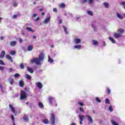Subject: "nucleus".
Segmentation results:
<instances>
[{
	"mask_svg": "<svg viewBox=\"0 0 125 125\" xmlns=\"http://www.w3.org/2000/svg\"><path fill=\"white\" fill-rule=\"evenodd\" d=\"M0 65H5V63H4V62H3V61L0 60Z\"/></svg>",
	"mask_w": 125,
	"mask_h": 125,
	"instance_id": "41",
	"label": "nucleus"
},
{
	"mask_svg": "<svg viewBox=\"0 0 125 125\" xmlns=\"http://www.w3.org/2000/svg\"><path fill=\"white\" fill-rule=\"evenodd\" d=\"M36 38H37V37L36 36L34 35L33 36V39H36Z\"/></svg>",
	"mask_w": 125,
	"mask_h": 125,
	"instance_id": "61",
	"label": "nucleus"
},
{
	"mask_svg": "<svg viewBox=\"0 0 125 125\" xmlns=\"http://www.w3.org/2000/svg\"><path fill=\"white\" fill-rule=\"evenodd\" d=\"M118 33H119V34H120V35H123V34L124 33H125V30H124L122 28H120L117 31Z\"/></svg>",
	"mask_w": 125,
	"mask_h": 125,
	"instance_id": "10",
	"label": "nucleus"
},
{
	"mask_svg": "<svg viewBox=\"0 0 125 125\" xmlns=\"http://www.w3.org/2000/svg\"><path fill=\"white\" fill-rule=\"evenodd\" d=\"M0 71H3V70H4V67L0 66Z\"/></svg>",
	"mask_w": 125,
	"mask_h": 125,
	"instance_id": "48",
	"label": "nucleus"
},
{
	"mask_svg": "<svg viewBox=\"0 0 125 125\" xmlns=\"http://www.w3.org/2000/svg\"><path fill=\"white\" fill-rule=\"evenodd\" d=\"M87 118V120L88 121V124H92L93 123V120H92V117L89 115L86 116Z\"/></svg>",
	"mask_w": 125,
	"mask_h": 125,
	"instance_id": "6",
	"label": "nucleus"
},
{
	"mask_svg": "<svg viewBox=\"0 0 125 125\" xmlns=\"http://www.w3.org/2000/svg\"><path fill=\"white\" fill-rule=\"evenodd\" d=\"M14 77L15 78H18V77H20V74H19V73H16L14 75Z\"/></svg>",
	"mask_w": 125,
	"mask_h": 125,
	"instance_id": "44",
	"label": "nucleus"
},
{
	"mask_svg": "<svg viewBox=\"0 0 125 125\" xmlns=\"http://www.w3.org/2000/svg\"><path fill=\"white\" fill-rule=\"evenodd\" d=\"M79 111H80L81 113H84V109H83V107H79Z\"/></svg>",
	"mask_w": 125,
	"mask_h": 125,
	"instance_id": "27",
	"label": "nucleus"
},
{
	"mask_svg": "<svg viewBox=\"0 0 125 125\" xmlns=\"http://www.w3.org/2000/svg\"><path fill=\"white\" fill-rule=\"evenodd\" d=\"M111 123H112V125H119V124L118 123H117L116 122V121H115L114 120H112Z\"/></svg>",
	"mask_w": 125,
	"mask_h": 125,
	"instance_id": "36",
	"label": "nucleus"
},
{
	"mask_svg": "<svg viewBox=\"0 0 125 125\" xmlns=\"http://www.w3.org/2000/svg\"><path fill=\"white\" fill-rule=\"evenodd\" d=\"M48 62H50V63H53V60L51 59V57L49 56L48 57Z\"/></svg>",
	"mask_w": 125,
	"mask_h": 125,
	"instance_id": "25",
	"label": "nucleus"
},
{
	"mask_svg": "<svg viewBox=\"0 0 125 125\" xmlns=\"http://www.w3.org/2000/svg\"><path fill=\"white\" fill-rule=\"evenodd\" d=\"M33 46L32 45H29L27 47V50L28 51H31V50H33Z\"/></svg>",
	"mask_w": 125,
	"mask_h": 125,
	"instance_id": "21",
	"label": "nucleus"
},
{
	"mask_svg": "<svg viewBox=\"0 0 125 125\" xmlns=\"http://www.w3.org/2000/svg\"><path fill=\"white\" fill-rule=\"evenodd\" d=\"M74 48L81 49L82 48V45H76L74 46Z\"/></svg>",
	"mask_w": 125,
	"mask_h": 125,
	"instance_id": "19",
	"label": "nucleus"
},
{
	"mask_svg": "<svg viewBox=\"0 0 125 125\" xmlns=\"http://www.w3.org/2000/svg\"><path fill=\"white\" fill-rule=\"evenodd\" d=\"M49 20H50V16H48V18L45 19L44 23L45 24H47V23H48V22L49 21Z\"/></svg>",
	"mask_w": 125,
	"mask_h": 125,
	"instance_id": "14",
	"label": "nucleus"
},
{
	"mask_svg": "<svg viewBox=\"0 0 125 125\" xmlns=\"http://www.w3.org/2000/svg\"><path fill=\"white\" fill-rule=\"evenodd\" d=\"M71 125H76V124H75V123H72V124H71Z\"/></svg>",
	"mask_w": 125,
	"mask_h": 125,
	"instance_id": "64",
	"label": "nucleus"
},
{
	"mask_svg": "<svg viewBox=\"0 0 125 125\" xmlns=\"http://www.w3.org/2000/svg\"><path fill=\"white\" fill-rule=\"evenodd\" d=\"M37 17V14H33V16H32V17Z\"/></svg>",
	"mask_w": 125,
	"mask_h": 125,
	"instance_id": "58",
	"label": "nucleus"
},
{
	"mask_svg": "<svg viewBox=\"0 0 125 125\" xmlns=\"http://www.w3.org/2000/svg\"><path fill=\"white\" fill-rule=\"evenodd\" d=\"M109 110L110 112H113V107L112 106V105H110L109 107Z\"/></svg>",
	"mask_w": 125,
	"mask_h": 125,
	"instance_id": "42",
	"label": "nucleus"
},
{
	"mask_svg": "<svg viewBox=\"0 0 125 125\" xmlns=\"http://www.w3.org/2000/svg\"><path fill=\"white\" fill-rule=\"evenodd\" d=\"M8 81L10 83V84H13V83H14V80H13V79H11V78H9L8 79Z\"/></svg>",
	"mask_w": 125,
	"mask_h": 125,
	"instance_id": "24",
	"label": "nucleus"
},
{
	"mask_svg": "<svg viewBox=\"0 0 125 125\" xmlns=\"http://www.w3.org/2000/svg\"><path fill=\"white\" fill-rule=\"evenodd\" d=\"M0 87L2 90H3V86H2L1 83L0 84Z\"/></svg>",
	"mask_w": 125,
	"mask_h": 125,
	"instance_id": "51",
	"label": "nucleus"
},
{
	"mask_svg": "<svg viewBox=\"0 0 125 125\" xmlns=\"http://www.w3.org/2000/svg\"><path fill=\"white\" fill-rule=\"evenodd\" d=\"M48 102L50 105H52V102H54L55 103V106H57V104H56V101L54 100V98L52 97H49L48 98Z\"/></svg>",
	"mask_w": 125,
	"mask_h": 125,
	"instance_id": "4",
	"label": "nucleus"
},
{
	"mask_svg": "<svg viewBox=\"0 0 125 125\" xmlns=\"http://www.w3.org/2000/svg\"><path fill=\"white\" fill-rule=\"evenodd\" d=\"M23 120H24L25 122H29V118H28V116H27V115H25L23 117Z\"/></svg>",
	"mask_w": 125,
	"mask_h": 125,
	"instance_id": "17",
	"label": "nucleus"
},
{
	"mask_svg": "<svg viewBox=\"0 0 125 125\" xmlns=\"http://www.w3.org/2000/svg\"><path fill=\"white\" fill-rule=\"evenodd\" d=\"M92 28H93L94 31H95V26H94V25L93 24H92Z\"/></svg>",
	"mask_w": 125,
	"mask_h": 125,
	"instance_id": "57",
	"label": "nucleus"
},
{
	"mask_svg": "<svg viewBox=\"0 0 125 125\" xmlns=\"http://www.w3.org/2000/svg\"><path fill=\"white\" fill-rule=\"evenodd\" d=\"M93 2V0H88V3L89 4H92Z\"/></svg>",
	"mask_w": 125,
	"mask_h": 125,
	"instance_id": "46",
	"label": "nucleus"
},
{
	"mask_svg": "<svg viewBox=\"0 0 125 125\" xmlns=\"http://www.w3.org/2000/svg\"><path fill=\"white\" fill-rule=\"evenodd\" d=\"M96 101H97V102H98V103H100L101 102V100H100V99H99V98L96 97Z\"/></svg>",
	"mask_w": 125,
	"mask_h": 125,
	"instance_id": "39",
	"label": "nucleus"
},
{
	"mask_svg": "<svg viewBox=\"0 0 125 125\" xmlns=\"http://www.w3.org/2000/svg\"><path fill=\"white\" fill-rule=\"evenodd\" d=\"M105 104H110V100H109L108 99H106L105 100Z\"/></svg>",
	"mask_w": 125,
	"mask_h": 125,
	"instance_id": "38",
	"label": "nucleus"
},
{
	"mask_svg": "<svg viewBox=\"0 0 125 125\" xmlns=\"http://www.w3.org/2000/svg\"><path fill=\"white\" fill-rule=\"evenodd\" d=\"M27 93L24 90H22L21 92V97L20 99L21 100H25L26 98H27Z\"/></svg>",
	"mask_w": 125,
	"mask_h": 125,
	"instance_id": "2",
	"label": "nucleus"
},
{
	"mask_svg": "<svg viewBox=\"0 0 125 125\" xmlns=\"http://www.w3.org/2000/svg\"><path fill=\"white\" fill-rule=\"evenodd\" d=\"M1 20H2V18H1V17H0V23H1Z\"/></svg>",
	"mask_w": 125,
	"mask_h": 125,
	"instance_id": "60",
	"label": "nucleus"
},
{
	"mask_svg": "<svg viewBox=\"0 0 125 125\" xmlns=\"http://www.w3.org/2000/svg\"><path fill=\"white\" fill-rule=\"evenodd\" d=\"M92 42H93L94 45H96L98 44V42H97L95 40H93Z\"/></svg>",
	"mask_w": 125,
	"mask_h": 125,
	"instance_id": "37",
	"label": "nucleus"
},
{
	"mask_svg": "<svg viewBox=\"0 0 125 125\" xmlns=\"http://www.w3.org/2000/svg\"><path fill=\"white\" fill-rule=\"evenodd\" d=\"M9 72L10 73H11V72H12V68H10L9 69Z\"/></svg>",
	"mask_w": 125,
	"mask_h": 125,
	"instance_id": "56",
	"label": "nucleus"
},
{
	"mask_svg": "<svg viewBox=\"0 0 125 125\" xmlns=\"http://www.w3.org/2000/svg\"><path fill=\"white\" fill-rule=\"evenodd\" d=\"M9 107L10 109H11L12 113H15V108L13 107L12 104H10L9 105Z\"/></svg>",
	"mask_w": 125,
	"mask_h": 125,
	"instance_id": "9",
	"label": "nucleus"
},
{
	"mask_svg": "<svg viewBox=\"0 0 125 125\" xmlns=\"http://www.w3.org/2000/svg\"><path fill=\"white\" fill-rule=\"evenodd\" d=\"M6 59H8V60H9V61H11V62H13V60H12V58L11 56H10L9 55H7L6 56Z\"/></svg>",
	"mask_w": 125,
	"mask_h": 125,
	"instance_id": "12",
	"label": "nucleus"
},
{
	"mask_svg": "<svg viewBox=\"0 0 125 125\" xmlns=\"http://www.w3.org/2000/svg\"><path fill=\"white\" fill-rule=\"evenodd\" d=\"M11 46H15L17 44V42L16 41H12L10 42Z\"/></svg>",
	"mask_w": 125,
	"mask_h": 125,
	"instance_id": "11",
	"label": "nucleus"
},
{
	"mask_svg": "<svg viewBox=\"0 0 125 125\" xmlns=\"http://www.w3.org/2000/svg\"><path fill=\"white\" fill-rule=\"evenodd\" d=\"M20 68L21 69H24V63H21Z\"/></svg>",
	"mask_w": 125,
	"mask_h": 125,
	"instance_id": "43",
	"label": "nucleus"
},
{
	"mask_svg": "<svg viewBox=\"0 0 125 125\" xmlns=\"http://www.w3.org/2000/svg\"><path fill=\"white\" fill-rule=\"evenodd\" d=\"M107 92L108 93V94H110L111 93V90L109 88H107Z\"/></svg>",
	"mask_w": 125,
	"mask_h": 125,
	"instance_id": "45",
	"label": "nucleus"
},
{
	"mask_svg": "<svg viewBox=\"0 0 125 125\" xmlns=\"http://www.w3.org/2000/svg\"><path fill=\"white\" fill-rule=\"evenodd\" d=\"M55 115L53 113L51 114V117L50 118V122L52 125H55Z\"/></svg>",
	"mask_w": 125,
	"mask_h": 125,
	"instance_id": "3",
	"label": "nucleus"
},
{
	"mask_svg": "<svg viewBox=\"0 0 125 125\" xmlns=\"http://www.w3.org/2000/svg\"><path fill=\"white\" fill-rule=\"evenodd\" d=\"M53 12H57V9L56 8H54L53 9Z\"/></svg>",
	"mask_w": 125,
	"mask_h": 125,
	"instance_id": "50",
	"label": "nucleus"
},
{
	"mask_svg": "<svg viewBox=\"0 0 125 125\" xmlns=\"http://www.w3.org/2000/svg\"><path fill=\"white\" fill-rule=\"evenodd\" d=\"M59 23L60 24H61L62 23V19H60L59 20Z\"/></svg>",
	"mask_w": 125,
	"mask_h": 125,
	"instance_id": "52",
	"label": "nucleus"
},
{
	"mask_svg": "<svg viewBox=\"0 0 125 125\" xmlns=\"http://www.w3.org/2000/svg\"><path fill=\"white\" fill-rule=\"evenodd\" d=\"M5 56V51H2L1 54L0 55V58L2 59Z\"/></svg>",
	"mask_w": 125,
	"mask_h": 125,
	"instance_id": "15",
	"label": "nucleus"
},
{
	"mask_svg": "<svg viewBox=\"0 0 125 125\" xmlns=\"http://www.w3.org/2000/svg\"><path fill=\"white\" fill-rule=\"evenodd\" d=\"M44 58L43 56V53H41L39 58H34V59L31 60V63L32 64H36V65H40L41 64V62L42 61Z\"/></svg>",
	"mask_w": 125,
	"mask_h": 125,
	"instance_id": "1",
	"label": "nucleus"
},
{
	"mask_svg": "<svg viewBox=\"0 0 125 125\" xmlns=\"http://www.w3.org/2000/svg\"><path fill=\"white\" fill-rule=\"evenodd\" d=\"M19 84L21 87H24V82L22 80L20 81L19 82Z\"/></svg>",
	"mask_w": 125,
	"mask_h": 125,
	"instance_id": "20",
	"label": "nucleus"
},
{
	"mask_svg": "<svg viewBox=\"0 0 125 125\" xmlns=\"http://www.w3.org/2000/svg\"><path fill=\"white\" fill-rule=\"evenodd\" d=\"M14 5L15 6H17L18 4H17V3H15L14 4Z\"/></svg>",
	"mask_w": 125,
	"mask_h": 125,
	"instance_id": "62",
	"label": "nucleus"
},
{
	"mask_svg": "<svg viewBox=\"0 0 125 125\" xmlns=\"http://www.w3.org/2000/svg\"><path fill=\"white\" fill-rule=\"evenodd\" d=\"M63 29H64V31L65 32V34H66V35H68V32H67V26H64Z\"/></svg>",
	"mask_w": 125,
	"mask_h": 125,
	"instance_id": "33",
	"label": "nucleus"
},
{
	"mask_svg": "<svg viewBox=\"0 0 125 125\" xmlns=\"http://www.w3.org/2000/svg\"><path fill=\"white\" fill-rule=\"evenodd\" d=\"M20 42L22 43L23 42V40L22 39L20 38L19 39Z\"/></svg>",
	"mask_w": 125,
	"mask_h": 125,
	"instance_id": "55",
	"label": "nucleus"
},
{
	"mask_svg": "<svg viewBox=\"0 0 125 125\" xmlns=\"http://www.w3.org/2000/svg\"><path fill=\"white\" fill-rule=\"evenodd\" d=\"M25 76L27 80H31V79H32V77L28 74H26Z\"/></svg>",
	"mask_w": 125,
	"mask_h": 125,
	"instance_id": "23",
	"label": "nucleus"
},
{
	"mask_svg": "<svg viewBox=\"0 0 125 125\" xmlns=\"http://www.w3.org/2000/svg\"><path fill=\"white\" fill-rule=\"evenodd\" d=\"M36 85L39 88L42 89V83L41 82L36 83Z\"/></svg>",
	"mask_w": 125,
	"mask_h": 125,
	"instance_id": "7",
	"label": "nucleus"
},
{
	"mask_svg": "<svg viewBox=\"0 0 125 125\" xmlns=\"http://www.w3.org/2000/svg\"><path fill=\"white\" fill-rule=\"evenodd\" d=\"M81 40L80 39H75L74 40V42H75L76 44H78L79 43H81Z\"/></svg>",
	"mask_w": 125,
	"mask_h": 125,
	"instance_id": "16",
	"label": "nucleus"
},
{
	"mask_svg": "<svg viewBox=\"0 0 125 125\" xmlns=\"http://www.w3.org/2000/svg\"><path fill=\"white\" fill-rule=\"evenodd\" d=\"M42 123L45 124V125H48V124H49V121H48V119H46L42 120Z\"/></svg>",
	"mask_w": 125,
	"mask_h": 125,
	"instance_id": "18",
	"label": "nucleus"
},
{
	"mask_svg": "<svg viewBox=\"0 0 125 125\" xmlns=\"http://www.w3.org/2000/svg\"><path fill=\"white\" fill-rule=\"evenodd\" d=\"M60 7H61L62 8H65V4L63 3H62L60 5Z\"/></svg>",
	"mask_w": 125,
	"mask_h": 125,
	"instance_id": "35",
	"label": "nucleus"
},
{
	"mask_svg": "<svg viewBox=\"0 0 125 125\" xmlns=\"http://www.w3.org/2000/svg\"><path fill=\"white\" fill-rule=\"evenodd\" d=\"M113 36L115 39H118V38H121V37H122V35H121V34L117 33H115Z\"/></svg>",
	"mask_w": 125,
	"mask_h": 125,
	"instance_id": "8",
	"label": "nucleus"
},
{
	"mask_svg": "<svg viewBox=\"0 0 125 125\" xmlns=\"http://www.w3.org/2000/svg\"><path fill=\"white\" fill-rule=\"evenodd\" d=\"M43 10V8H40L39 9V11H42Z\"/></svg>",
	"mask_w": 125,
	"mask_h": 125,
	"instance_id": "59",
	"label": "nucleus"
},
{
	"mask_svg": "<svg viewBox=\"0 0 125 125\" xmlns=\"http://www.w3.org/2000/svg\"><path fill=\"white\" fill-rule=\"evenodd\" d=\"M10 54H11V55H15V54H16V51H10Z\"/></svg>",
	"mask_w": 125,
	"mask_h": 125,
	"instance_id": "32",
	"label": "nucleus"
},
{
	"mask_svg": "<svg viewBox=\"0 0 125 125\" xmlns=\"http://www.w3.org/2000/svg\"><path fill=\"white\" fill-rule=\"evenodd\" d=\"M85 2H87V0H83V3H85Z\"/></svg>",
	"mask_w": 125,
	"mask_h": 125,
	"instance_id": "53",
	"label": "nucleus"
},
{
	"mask_svg": "<svg viewBox=\"0 0 125 125\" xmlns=\"http://www.w3.org/2000/svg\"><path fill=\"white\" fill-rule=\"evenodd\" d=\"M27 71L29 72V73H31V74H33L34 73V69L32 68H30V67L27 66Z\"/></svg>",
	"mask_w": 125,
	"mask_h": 125,
	"instance_id": "13",
	"label": "nucleus"
},
{
	"mask_svg": "<svg viewBox=\"0 0 125 125\" xmlns=\"http://www.w3.org/2000/svg\"><path fill=\"white\" fill-rule=\"evenodd\" d=\"M87 13L89 15H90V16H93V13L91 11H88Z\"/></svg>",
	"mask_w": 125,
	"mask_h": 125,
	"instance_id": "34",
	"label": "nucleus"
},
{
	"mask_svg": "<svg viewBox=\"0 0 125 125\" xmlns=\"http://www.w3.org/2000/svg\"><path fill=\"white\" fill-rule=\"evenodd\" d=\"M38 106L40 107V108H41L42 109V108H43L44 107L43 104H42V102H39L38 103Z\"/></svg>",
	"mask_w": 125,
	"mask_h": 125,
	"instance_id": "22",
	"label": "nucleus"
},
{
	"mask_svg": "<svg viewBox=\"0 0 125 125\" xmlns=\"http://www.w3.org/2000/svg\"><path fill=\"white\" fill-rule=\"evenodd\" d=\"M120 5H122L123 6H124V8L125 10V1H122L120 3Z\"/></svg>",
	"mask_w": 125,
	"mask_h": 125,
	"instance_id": "30",
	"label": "nucleus"
},
{
	"mask_svg": "<svg viewBox=\"0 0 125 125\" xmlns=\"http://www.w3.org/2000/svg\"><path fill=\"white\" fill-rule=\"evenodd\" d=\"M77 104H78V105H79L80 106H82L84 105V104H83V103L78 102Z\"/></svg>",
	"mask_w": 125,
	"mask_h": 125,
	"instance_id": "40",
	"label": "nucleus"
},
{
	"mask_svg": "<svg viewBox=\"0 0 125 125\" xmlns=\"http://www.w3.org/2000/svg\"><path fill=\"white\" fill-rule=\"evenodd\" d=\"M11 119H12L13 122H14V115L11 116Z\"/></svg>",
	"mask_w": 125,
	"mask_h": 125,
	"instance_id": "54",
	"label": "nucleus"
},
{
	"mask_svg": "<svg viewBox=\"0 0 125 125\" xmlns=\"http://www.w3.org/2000/svg\"><path fill=\"white\" fill-rule=\"evenodd\" d=\"M109 40L111 41V42H112V43H115V40L114 39H113V38H112L111 37H109Z\"/></svg>",
	"mask_w": 125,
	"mask_h": 125,
	"instance_id": "31",
	"label": "nucleus"
},
{
	"mask_svg": "<svg viewBox=\"0 0 125 125\" xmlns=\"http://www.w3.org/2000/svg\"><path fill=\"white\" fill-rule=\"evenodd\" d=\"M39 20H40V17H38L36 20H34L35 22H38V21H39Z\"/></svg>",
	"mask_w": 125,
	"mask_h": 125,
	"instance_id": "49",
	"label": "nucleus"
},
{
	"mask_svg": "<svg viewBox=\"0 0 125 125\" xmlns=\"http://www.w3.org/2000/svg\"><path fill=\"white\" fill-rule=\"evenodd\" d=\"M18 16L17 15H14L13 17H12V19H16V18H17Z\"/></svg>",
	"mask_w": 125,
	"mask_h": 125,
	"instance_id": "47",
	"label": "nucleus"
},
{
	"mask_svg": "<svg viewBox=\"0 0 125 125\" xmlns=\"http://www.w3.org/2000/svg\"><path fill=\"white\" fill-rule=\"evenodd\" d=\"M117 17L119 18V19H123L124 17L122 16L121 15H120L119 13H117Z\"/></svg>",
	"mask_w": 125,
	"mask_h": 125,
	"instance_id": "29",
	"label": "nucleus"
},
{
	"mask_svg": "<svg viewBox=\"0 0 125 125\" xmlns=\"http://www.w3.org/2000/svg\"><path fill=\"white\" fill-rule=\"evenodd\" d=\"M0 40H1V41H2V40H3V37H0Z\"/></svg>",
	"mask_w": 125,
	"mask_h": 125,
	"instance_id": "63",
	"label": "nucleus"
},
{
	"mask_svg": "<svg viewBox=\"0 0 125 125\" xmlns=\"http://www.w3.org/2000/svg\"><path fill=\"white\" fill-rule=\"evenodd\" d=\"M79 119L80 120V125H83V120L85 119L84 115H79Z\"/></svg>",
	"mask_w": 125,
	"mask_h": 125,
	"instance_id": "5",
	"label": "nucleus"
},
{
	"mask_svg": "<svg viewBox=\"0 0 125 125\" xmlns=\"http://www.w3.org/2000/svg\"><path fill=\"white\" fill-rule=\"evenodd\" d=\"M104 4L106 8H108L109 7V3H108V2H104Z\"/></svg>",
	"mask_w": 125,
	"mask_h": 125,
	"instance_id": "26",
	"label": "nucleus"
},
{
	"mask_svg": "<svg viewBox=\"0 0 125 125\" xmlns=\"http://www.w3.org/2000/svg\"><path fill=\"white\" fill-rule=\"evenodd\" d=\"M26 30H27V31H29V32H32L34 33V30H33V29L31 27H27L26 28Z\"/></svg>",
	"mask_w": 125,
	"mask_h": 125,
	"instance_id": "28",
	"label": "nucleus"
}]
</instances>
